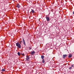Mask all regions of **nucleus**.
<instances>
[{
    "label": "nucleus",
    "instance_id": "nucleus-1",
    "mask_svg": "<svg viewBox=\"0 0 74 74\" xmlns=\"http://www.w3.org/2000/svg\"><path fill=\"white\" fill-rule=\"evenodd\" d=\"M16 47H18L19 48H21V44L19 43V42H17L16 43Z\"/></svg>",
    "mask_w": 74,
    "mask_h": 74
},
{
    "label": "nucleus",
    "instance_id": "nucleus-2",
    "mask_svg": "<svg viewBox=\"0 0 74 74\" xmlns=\"http://www.w3.org/2000/svg\"><path fill=\"white\" fill-rule=\"evenodd\" d=\"M46 18L47 21H50V18H49V17L46 16Z\"/></svg>",
    "mask_w": 74,
    "mask_h": 74
},
{
    "label": "nucleus",
    "instance_id": "nucleus-3",
    "mask_svg": "<svg viewBox=\"0 0 74 74\" xmlns=\"http://www.w3.org/2000/svg\"><path fill=\"white\" fill-rule=\"evenodd\" d=\"M17 7H18V8H19L21 7V5H19V4L18 3L16 5Z\"/></svg>",
    "mask_w": 74,
    "mask_h": 74
},
{
    "label": "nucleus",
    "instance_id": "nucleus-4",
    "mask_svg": "<svg viewBox=\"0 0 74 74\" xmlns=\"http://www.w3.org/2000/svg\"><path fill=\"white\" fill-rule=\"evenodd\" d=\"M67 56V55L66 54L63 55V58H66Z\"/></svg>",
    "mask_w": 74,
    "mask_h": 74
},
{
    "label": "nucleus",
    "instance_id": "nucleus-5",
    "mask_svg": "<svg viewBox=\"0 0 74 74\" xmlns=\"http://www.w3.org/2000/svg\"><path fill=\"white\" fill-rule=\"evenodd\" d=\"M30 58L29 57V56H27V57L26 58V60H28Z\"/></svg>",
    "mask_w": 74,
    "mask_h": 74
},
{
    "label": "nucleus",
    "instance_id": "nucleus-6",
    "mask_svg": "<svg viewBox=\"0 0 74 74\" xmlns=\"http://www.w3.org/2000/svg\"><path fill=\"white\" fill-rule=\"evenodd\" d=\"M31 53L32 55H34V54L35 53V51H32L31 52Z\"/></svg>",
    "mask_w": 74,
    "mask_h": 74
},
{
    "label": "nucleus",
    "instance_id": "nucleus-7",
    "mask_svg": "<svg viewBox=\"0 0 74 74\" xmlns=\"http://www.w3.org/2000/svg\"><path fill=\"white\" fill-rule=\"evenodd\" d=\"M71 57H72V55L71 54H70L68 56V57L70 58H71Z\"/></svg>",
    "mask_w": 74,
    "mask_h": 74
},
{
    "label": "nucleus",
    "instance_id": "nucleus-8",
    "mask_svg": "<svg viewBox=\"0 0 74 74\" xmlns=\"http://www.w3.org/2000/svg\"><path fill=\"white\" fill-rule=\"evenodd\" d=\"M41 58L42 59H44V55H42L41 56Z\"/></svg>",
    "mask_w": 74,
    "mask_h": 74
},
{
    "label": "nucleus",
    "instance_id": "nucleus-9",
    "mask_svg": "<svg viewBox=\"0 0 74 74\" xmlns=\"http://www.w3.org/2000/svg\"><path fill=\"white\" fill-rule=\"evenodd\" d=\"M43 63H44L45 62V61H44V59H43L42 60V61Z\"/></svg>",
    "mask_w": 74,
    "mask_h": 74
},
{
    "label": "nucleus",
    "instance_id": "nucleus-10",
    "mask_svg": "<svg viewBox=\"0 0 74 74\" xmlns=\"http://www.w3.org/2000/svg\"><path fill=\"white\" fill-rule=\"evenodd\" d=\"M31 12H32V13H34V11L32 9Z\"/></svg>",
    "mask_w": 74,
    "mask_h": 74
},
{
    "label": "nucleus",
    "instance_id": "nucleus-11",
    "mask_svg": "<svg viewBox=\"0 0 74 74\" xmlns=\"http://www.w3.org/2000/svg\"><path fill=\"white\" fill-rule=\"evenodd\" d=\"M22 42V41L21 40V41H20L19 42V43H20V44H21V43Z\"/></svg>",
    "mask_w": 74,
    "mask_h": 74
},
{
    "label": "nucleus",
    "instance_id": "nucleus-12",
    "mask_svg": "<svg viewBox=\"0 0 74 74\" xmlns=\"http://www.w3.org/2000/svg\"><path fill=\"white\" fill-rule=\"evenodd\" d=\"M2 71H5V69H3L1 70Z\"/></svg>",
    "mask_w": 74,
    "mask_h": 74
},
{
    "label": "nucleus",
    "instance_id": "nucleus-13",
    "mask_svg": "<svg viewBox=\"0 0 74 74\" xmlns=\"http://www.w3.org/2000/svg\"><path fill=\"white\" fill-rule=\"evenodd\" d=\"M18 56H20V53L19 52L18 53Z\"/></svg>",
    "mask_w": 74,
    "mask_h": 74
},
{
    "label": "nucleus",
    "instance_id": "nucleus-14",
    "mask_svg": "<svg viewBox=\"0 0 74 74\" xmlns=\"http://www.w3.org/2000/svg\"><path fill=\"white\" fill-rule=\"evenodd\" d=\"M69 70H71V69H72V67H70L69 68Z\"/></svg>",
    "mask_w": 74,
    "mask_h": 74
},
{
    "label": "nucleus",
    "instance_id": "nucleus-15",
    "mask_svg": "<svg viewBox=\"0 0 74 74\" xmlns=\"http://www.w3.org/2000/svg\"><path fill=\"white\" fill-rule=\"evenodd\" d=\"M21 54L22 55H23V56H25V54H24V53H21Z\"/></svg>",
    "mask_w": 74,
    "mask_h": 74
},
{
    "label": "nucleus",
    "instance_id": "nucleus-16",
    "mask_svg": "<svg viewBox=\"0 0 74 74\" xmlns=\"http://www.w3.org/2000/svg\"><path fill=\"white\" fill-rule=\"evenodd\" d=\"M23 42H25V40H24V38H23Z\"/></svg>",
    "mask_w": 74,
    "mask_h": 74
},
{
    "label": "nucleus",
    "instance_id": "nucleus-17",
    "mask_svg": "<svg viewBox=\"0 0 74 74\" xmlns=\"http://www.w3.org/2000/svg\"><path fill=\"white\" fill-rule=\"evenodd\" d=\"M23 44L25 45H26V44L25 43V42H23Z\"/></svg>",
    "mask_w": 74,
    "mask_h": 74
},
{
    "label": "nucleus",
    "instance_id": "nucleus-18",
    "mask_svg": "<svg viewBox=\"0 0 74 74\" xmlns=\"http://www.w3.org/2000/svg\"><path fill=\"white\" fill-rule=\"evenodd\" d=\"M71 66L72 67H74V65H72Z\"/></svg>",
    "mask_w": 74,
    "mask_h": 74
},
{
    "label": "nucleus",
    "instance_id": "nucleus-19",
    "mask_svg": "<svg viewBox=\"0 0 74 74\" xmlns=\"http://www.w3.org/2000/svg\"><path fill=\"white\" fill-rule=\"evenodd\" d=\"M73 15H74V11L73 12Z\"/></svg>",
    "mask_w": 74,
    "mask_h": 74
},
{
    "label": "nucleus",
    "instance_id": "nucleus-20",
    "mask_svg": "<svg viewBox=\"0 0 74 74\" xmlns=\"http://www.w3.org/2000/svg\"><path fill=\"white\" fill-rule=\"evenodd\" d=\"M13 1H15V0H13Z\"/></svg>",
    "mask_w": 74,
    "mask_h": 74
}]
</instances>
